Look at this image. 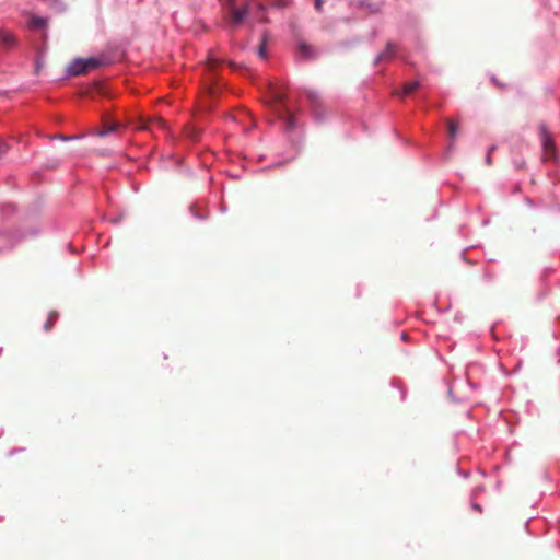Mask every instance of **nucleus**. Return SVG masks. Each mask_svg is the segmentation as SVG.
<instances>
[{"mask_svg":"<svg viewBox=\"0 0 560 560\" xmlns=\"http://www.w3.org/2000/svg\"><path fill=\"white\" fill-rule=\"evenodd\" d=\"M199 136H200V132L199 130H197V128H190V132H189V137H191V139H199Z\"/></svg>","mask_w":560,"mask_h":560,"instance_id":"obj_15","label":"nucleus"},{"mask_svg":"<svg viewBox=\"0 0 560 560\" xmlns=\"http://www.w3.org/2000/svg\"><path fill=\"white\" fill-rule=\"evenodd\" d=\"M394 49V45H392V43H388L386 51L380 54L376 58V61L383 60V58H386L387 55H393Z\"/></svg>","mask_w":560,"mask_h":560,"instance_id":"obj_13","label":"nucleus"},{"mask_svg":"<svg viewBox=\"0 0 560 560\" xmlns=\"http://www.w3.org/2000/svg\"><path fill=\"white\" fill-rule=\"evenodd\" d=\"M9 147L7 142H0V156H3V154L8 153Z\"/></svg>","mask_w":560,"mask_h":560,"instance_id":"obj_16","label":"nucleus"},{"mask_svg":"<svg viewBox=\"0 0 560 560\" xmlns=\"http://www.w3.org/2000/svg\"><path fill=\"white\" fill-rule=\"evenodd\" d=\"M247 12V7H241L240 9H237V7H232L231 23L233 24V26H238V24H241L242 21H244V19L246 18Z\"/></svg>","mask_w":560,"mask_h":560,"instance_id":"obj_4","label":"nucleus"},{"mask_svg":"<svg viewBox=\"0 0 560 560\" xmlns=\"http://www.w3.org/2000/svg\"><path fill=\"white\" fill-rule=\"evenodd\" d=\"M494 149H495V147H491V148H490V150H489V152H488V155H487V158H486V162H487V163H491V153H493Z\"/></svg>","mask_w":560,"mask_h":560,"instance_id":"obj_18","label":"nucleus"},{"mask_svg":"<svg viewBox=\"0 0 560 560\" xmlns=\"http://www.w3.org/2000/svg\"><path fill=\"white\" fill-rule=\"evenodd\" d=\"M16 39L13 34L10 32L0 31V44L5 47L14 46Z\"/></svg>","mask_w":560,"mask_h":560,"instance_id":"obj_6","label":"nucleus"},{"mask_svg":"<svg viewBox=\"0 0 560 560\" xmlns=\"http://www.w3.org/2000/svg\"><path fill=\"white\" fill-rule=\"evenodd\" d=\"M308 97H310L311 100L315 101V94L310 93V94H308Z\"/></svg>","mask_w":560,"mask_h":560,"instance_id":"obj_19","label":"nucleus"},{"mask_svg":"<svg viewBox=\"0 0 560 560\" xmlns=\"http://www.w3.org/2000/svg\"><path fill=\"white\" fill-rule=\"evenodd\" d=\"M299 51L305 58H313V56H315V51L313 50L312 46L306 45V43H300Z\"/></svg>","mask_w":560,"mask_h":560,"instance_id":"obj_7","label":"nucleus"},{"mask_svg":"<svg viewBox=\"0 0 560 560\" xmlns=\"http://www.w3.org/2000/svg\"><path fill=\"white\" fill-rule=\"evenodd\" d=\"M118 128L119 122H109V125H106V127L100 130L97 135H100V137H104V135L110 133V131H116Z\"/></svg>","mask_w":560,"mask_h":560,"instance_id":"obj_11","label":"nucleus"},{"mask_svg":"<svg viewBox=\"0 0 560 560\" xmlns=\"http://www.w3.org/2000/svg\"><path fill=\"white\" fill-rule=\"evenodd\" d=\"M47 24V20H44V18L34 16L30 21V26L32 27H44Z\"/></svg>","mask_w":560,"mask_h":560,"instance_id":"obj_12","label":"nucleus"},{"mask_svg":"<svg viewBox=\"0 0 560 560\" xmlns=\"http://www.w3.org/2000/svg\"><path fill=\"white\" fill-rule=\"evenodd\" d=\"M266 40H267V37H266V35H264L262 40H261V45H260V46H259V48H258V54H259V56H261L262 58H265V56L267 55V45H266Z\"/></svg>","mask_w":560,"mask_h":560,"instance_id":"obj_14","label":"nucleus"},{"mask_svg":"<svg viewBox=\"0 0 560 560\" xmlns=\"http://www.w3.org/2000/svg\"><path fill=\"white\" fill-rule=\"evenodd\" d=\"M324 0H314V7L318 12H322Z\"/></svg>","mask_w":560,"mask_h":560,"instance_id":"obj_17","label":"nucleus"},{"mask_svg":"<svg viewBox=\"0 0 560 560\" xmlns=\"http://www.w3.org/2000/svg\"><path fill=\"white\" fill-rule=\"evenodd\" d=\"M448 135L452 139H455L458 130V122L454 119H447Z\"/></svg>","mask_w":560,"mask_h":560,"instance_id":"obj_10","label":"nucleus"},{"mask_svg":"<svg viewBox=\"0 0 560 560\" xmlns=\"http://www.w3.org/2000/svg\"><path fill=\"white\" fill-rule=\"evenodd\" d=\"M59 317V314L56 313V311H52L51 313H49L48 317H47V320L44 325V328L49 331V329H51V327H54V325L56 324L57 319Z\"/></svg>","mask_w":560,"mask_h":560,"instance_id":"obj_8","label":"nucleus"},{"mask_svg":"<svg viewBox=\"0 0 560 560\" xmlns=\"http://www.w3.org/2000/svg\"><path fill=\"white\" fill-rule=\"evenodd\" d=\"M539 138H540V144H541V158L547 162L549 160L550 162H557L558 160V152H557V144H556V138L552 132L548 129L546 122L539 124Z\"/></svg>","mask_w":560,"mask_h":560,"instance_id":"obj_2","label":"nucleus"},{"mask_svg":"<svg viewBox=\"0 0 560 560\" xmlns=\"http://www.w3.org/2000/svg\"><path fill=\"white\" fill-rule=\"evenodd\" d=\"M156 126L158 128H167V122L165 119L161 118V116H154L150 119H144L143 122L139 126L140 129H153Z\"/></svg>","mask_w":560,"mask_h":560,"instance_id":"obj_5","label":"nucleus"},{"mask_svg":"<svg viewBox=\"0 0 560 560\" xmlns=\"http://www.w3.org/2000/svg\"><path fill=\"white\" fill-rule=\"evenodd\" d=\"M420 85L421 82H419V80H412V82H408L404 86V94H410V92L417 91Z\"/></svg>","mask_w":560,"mask_h":560,"instance_id":"obj_9","label":"nucleus"},{"mask_svg":"<svg viewBox=\"0 0 560 560\" xmlns=\"http://www.w3.org/2000/svg\"><path fill=\"white\" fill-rule=\"evenodd\" d=\"M269 105L276 118L283 121L284 131H292V129L298 128V120L285 103V94L278 88L270 89Z\"/></svg>","mask_w":560,"mask_h":560,"instance_id":"obj_1","label":"nucleus"},{"mask_svg":"<svg viewBox=\"0 0 560 560\" xmlns=\"http://www.w3.org/2000/svg\"><path fill=\"white\" fill-rule=\"evenodd\" d=\"M104 59L100 57H89L88 59H74L68 66V73L72 75L84 74V72L97 69V67L104 66Z\"/></svg>","mask_w":560,"mask_h":560,"instance_id":"obj_3","label":"nucleus"}]
</instances>
